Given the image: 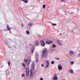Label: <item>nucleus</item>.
<instances>
[{"label": "nucleus", "mask_w": 80, "mask_h": 80, "mask_svg": "<svg viewBox=\"0 0 80 80\" xmlns=\"http://www.w3.org/2000/svg\"><path fill=\"white\" fill-rule=\"evenodd\" d=\"M31 45H32V44L30 45V46H31Z\"/></svg>", "instance_id": "nucleus-44"}, {"label": "nucleus", "mask_w": 80, "mask_h": 80, "mask_svg": "<svg viewBox=\"0 0 80 80\" xmlns=\"http://www.w3.org/2000/svg\"><path fill=\"white\" fill-rule=\"evenodd\" d=\"M22 65L23 66V67H25V64H24V63H22Z\"/></svg>", "instance_id": "nucleus-23"}, {"label": "nucleus", "mask_w": 80, "mask_h": 80, "mask_svg": "<svg viewBox=\"0 0 80 80\" xmlns=\"http://www.w3.org/2000/svg\"><path fill=\"white\" fill-rule=\"evenodd\" d=\"M36 62H38V59L36 60Z\"/></svg>", "instance_id": "nucleus-38"}, {"label": "nucleus", "mask_w": 80, "mask_h": 80, "mask_svg": "<svg viewBox=\"0 0 80 80\" xmlns=\"http://www.w3.org/2000/svg\"><path fill=\"white\" fill-rule=\"evenodd\" d=\"M30 72H26V75L27 77H28L30 75Z\"/></svg>", "instance_id": "nucleus-15"}, {"label": "nucleus", "mask_w": 80, "mask_h": 80, "mask_svg": "<svg viewBox=\"0 0 80 80\" xmlns=\"http://www.w3.org/2000/svg\"><path fill=\"white\" fill-rule=\"evenodd\" d=\"M42 52H45V53H46L47 52V49L46 48H44L43 49Z\"/></svg>", "instance_id": "nucleus-13"}, {"label": "nucleus", "mask_w": 80, "mask_h": 80, "mask_svg": "<svg viewBox=\"0 0 80 80\" xmlns=\"http://www.w3.org/2000/svg\"><path fill=\"white\" fill-rule=\"evenodd\" d=\"M79 1H80V0H78Z\"/></svg>", "instance_id": "nucleus-45"}, {"label": "nucleus", "mask_w": 80, "mask_h": 80, "mask_svg": "<svg viewBox=\"0 0 80 80\" xmlns=\"http://www.w3.org/2000/svg\"><path fill=\"white\" fill-rule=\"evenodd\" d=\"M32 25V23H29L28 24V26L29 27H30V26H31V25Z\"/></svg>", "instance_id": "nucleus-29"}, {"label": "nucleus", "mask_w": 80, "mask_h": 80, "mask_svg": "<svg viewBox=\"0 0 80 80\" xmlns=\"http://www.w3.org/2000/svg\"><path fill=\"white\" fill-rule=\"evenodd\" d=\"M67 0H61V2H66V1Z\"/></svg>", "instance_id": "nucleus-33"}, {"label": "nucleus", "mask_w": 80, "mask_h": 80, "mask_svg": "<svg viewBox=\"0 0 80 80\" xmlns=\"http://www.w3.org/2000/svg\"><path fill=\"white\" fill-rule=\"evenodd\" d=\"M26 72H30V69H29V68H26Z\"/></svg>", "instance_id": "nucleus-12"}, {"label": "nucleus", "mask_w": 80, "mask_h": 80, "mask_svg": "<svg viewBox=\"0 0 80 80\" xmlns=\"http://www.w3.org/2000/svg\"><path fill=\"white\" fill-rule=\"evenodd\" d=\"M41 43L42 46L43 47H45V42L43 41V40H41Z\"/></svg>", "instance_id": "nucleus-3"}, {"label": "nucleus", "mask_w": 80, "mask_h": 80, "mask_svg": "<svg viewBox=\"0 0 80 80\" xmlns=\"http://www.w3.org/2000/svg\"><path fill=\"white\" fill-rule=\"evenodd\" d=\"M58 45H60V46H62V45H63V43H61L60 42L58 44Z\"/></svg>", "instance_id": "nucleus-20"}, {"label": "nucleus", "mask_w": 80, "mask_h": 80, "mask_svg": "<svg viewBox=\"0 0 80 80\" xmlns=\"http://www.w3.org/2000/svg\"><path fill=\"white\" fill-rule=\"evenodd\" d=\"M57 74L56 73H55V74H54V77H56V76H57Z\"/></svg>", "instance_id": "nucleus-36"}, {"label": "nucleus", "mask_w": 80, "mask_h": 80, "mask_svg": "<svg viewBox=\"0 0 80 80\" xmlns=\"http://www.w3.org/2000/svg\"><path fill=\"white\" fill-rule=\"evenodd\" d=\"M33 73H30V78H32V77H33Z\"/></svg>", "instance_id": "nucleus-16"}, {"label": "nucleus", "mask_w": 80, "mask_h": 80, "mask_svg": "<svg viewBox=\"0 0 80 80\" xmlns=\"http://www.w3.org/2000/svg\"><path fill=\"white\" fill-rule=\"evenodd\" d=\"M46 62L47 63V64L46 66V68H48V66H49L50 65V62H49L48 60H46Z\"/></svg>", "instance_id": "nucleus-2"}, {"label": "nucleus", "mask_w": 80, "mask_h": 80, "mask_svg": "<svg viewBox=\"0 0 80 80\" xmlns=\"http://www.w3.org/2000/svg\"><path fill=\"white\" fill-rule=\"evenodd\" d=\"M35 58H37L38 57V55L37 54H36L35 55Z\"/></svg>", "instance_id": "nucleus-18"}, {"label": "nucleus", "mask_w": 80, "mask_h": 80, "mask_svg": "<svg viewBox=\"0 0 80 80\" xmlns=\"http://www.w3.org/2000/svg\"><path fill=\"white\" fill-rule=\"evenodd\" d=\"M26 33L27 35H30V32L28 30L26 31Z\"/></svg>", "instance_id": "nucleus-17"}, {"label": "nucleus", "mask_w": 80, "mask_h": 80, "mask_svg": "<svg viewBox=\"0 0 80 80\" xmlns=\"http://www.w3.org/2000/svg\"><path fill=\"white\" fill-rule=\"evenodd\" d=\"M56 47V45L54 44L52 45V48H55Z\"/></svg>", "instance_id": "nucleus-24"}, {"label": "nucleus", "mask_w": 80, "mask_h": 80, "mask_svg": "<svg viewBox=\"0 0 80 80\" xmlns=\"http://www.w3.org/2000/svg\"><path fill=\"white\" fill-rule=\"evenodd\" d=\"M78 57H80V53L79 54V55L78 56Z\"/></svg>", "instance_id": "nucleus-37"}, {"label": "nucleus", "mask_w": 80, "mask_h": 80, "mask_svg": "<svg viewBox=\"0 0 80 80\" xmlns=\"http://www.w3.org/2000/svg\"><path fill=\"white\" fill-rule=\"evenodd\" d=\"M24 62H25V63H27V62H28V60L25 59Z\"/></svg>", "instance_id": "nucleus-22"}, {"label": "nucleus", "mask_w": 80, "mask_h": 80, "mask_svg": "<svg viewBox=\"0 0 80 80\" xmlns=\"http://www.w3.org/2000/svg\"><path fill=\"white\" fill-rule=\"evenodd\" d=\"M30 73H33V71H32V69H30Z\"/></svg>", "instance_id": "nucleus-35"}, {"label": "nucleus", "mask_w": 80, "mask_h": 80, "mask_svg": "<svg viewBox=\"0 0 80 80\" xmlns=\"http://www.w3.org/2000/svg\"><path fill=\"white\" fill-rule=\"evenodd\" d=\"M57 42L58 43V44L60 42V41L59 40H57Z\"/></svg>", "instance_id": "nucleus-19"}, {"label": "nucleus", "mask_w": 80, "mask_h": 80, "mask_svg": "<svg viewBox=\"0 0 80 80\" xmlns=\"http://www.w3.org/2000/svg\"><path fill=\"white\" fill-rule=\"evenodd\" d=\"M21 27H24V25L23 24H22Z\"/></svg>", "instance_id": "nucleus-34"}, {"label": "nucleus", "mask_w": 80, "mask_h": 80, "mask_svg": "<svg viewBox=\"0 0 80 80\" xmlns=\"http://www.w3.org/2000/svg\"><path fill=\"white\" fill-rule=\"evenodd\" d=\"M62 35V33H60V34H59V35Z\"/></svg>", "instance_id": "nucleus-42"}, {"label": "nucleus", "mask_w": 80, "mask_h": 80, "mask_svg": "<svg viewBox=\"0 0 80 80\" xmlns=\"http://www.w3.org/2000/svg\"><path fill=\"white\" fill-rule=\"evenodd\" d=\"M10 72H9L8 73V75H10Z\"/></svg>", "instance_id": "nucleus-40"}, {"label": "nucleus", "mask_w": 80, "mask_h": 80, "mask_svg": "<svg viewBox=\"0 0 80 80\" xmlns=\"http://www.w3.org/2000/svg\"><path fill=\"white\" fill-rule=\"evenodd\" d=\"M70 63L72 65V64H73V63H74V62L73 61H72L70 62Z\"/></svg>", "instance_id": "nucleus-25"}, {"label": "nucleus", "mask_w": 80, "mask_h": 80, "mask_svg": "<svg viewBox=\"0 0 80 80\" xmlns=\"http://www.w3.org/2000/svg\"><path fill=\"white\" fill-rule=\"evenodd\" d=\"M52 25H54V26H56L57 25V24L54 23V24H52Z\"/></svg>", "instance_id": "nucleus-30"}, {"label": "nucleus", "mask_w": 80, "mask_h": 80, "mask_svg": "<svg viewBox=\"0 0 80 80\" xmlns=\"http://www.w3.org/2000/svg\"><path fill=\"white\" fill-rule=\"evenodd\" d=\"M55 50V49H52V51H53V50Z\"/></svg>", "instance_id": "nucleus-43"}, {"label": "nucleus", "mask_w": 80, "mask_h": 80, "mask_svg": "<svg viewBox=\"0 0 80 80\" xmlns=\"http://www.w3.org/2000/svg\"><path fill=\"white\" fill-rule=\"evenodd\" d=\"M39 44V42L38 41H35V45H38Z\"/></svg>", "instance_id": "nucleus-8"}, {"label": "nucleus", "mask_w": 80, "mask_h": 80, "mask_svg": "<svg viewBox=\"0 0 80 80\" xmlns=\"http://www.w3.org/2000/svg\"><path fill=\"white\" fill-rule=\"evenodd\" d=\"M73 52L72 51H71L69 52V55H70V56H72V55H73Z\"/></svg>", "instance_id": "nucleus-6"}, {"label": "nucleus", "mask_w": 80, "mask_h": 80, "mask_svg": "<svg viewBox=\"0 0 80 80\" xmlns=\"http://www.w3.org/2000/svg\"><path fill=\"white\" fill-rule=\"evenodd\" d=\"M41 67H44V65H43V64H42L41 65Z\"/></svg>", "instance_id": "nucleus-41"}, {"label": "nucleus", "mask_w": 80, "mask_h": 80, "mask_svg": "<svg viewBox=\"0 0 80 80\" xmlns=\"http://www.w3.org/2000/svg\"><path fill=\"white\" fill-rule=\"evenodd\" d=\"M45 54H46V53H45V52H42V57H43L45 56Z\"/></svg>", "instance_id": "nucleus-11"}, {"label": "nucleus", "mask_w": 80, "mask_h": 80, "mask_svg": "<svg viewBox=\"0 0 80 80\" xmlns=\"http://www.w3.org/2000/svg\"><path fill=\"white\" fill-rule=\"evenodd\" d=\"M52 80H58V77H54L52 78Z\"/></svg>", "instance_id": "nucleus-9"}, {"label": "nucleus", "mask_w": 80, "mask_h": 80, "mask_svg": "<svg viewBox=\"0 0 80 80\" xmlns=\"http://www.w3.org/2000/svg\"><path fill=\"white\" fill-rule=\"evenodd\" d=\"M43 8H45V5L44 4L43 5Z\"/></svg>", "instance_id": "nucleus-27"}, {"label": "nucleus", "mask_w": 80, "mask_h": 80, "mask_svg": "<svg viewBox=\"0 0 80 80\" xmlns=\"http://www.w3.org/2000/svg\"><path fill=\"white\" fill-rule=\"evenodd\" d=\"M40 80H43V78H41L40 79Z\"/></svg>", "instance_id": "nucleus-39"}, {"label": "nucleus", "mask_w": 80, "mask_h": 80, "mask_svg": "<svg viewBox=\"0 0 80 80\" xmlns=\"http://www.w3.org/2000/svg\"><path fill=\"white\" fill-rule=\"evenodd\" d=\"M32 70H35V62H33L32 64Z\"/></svg>", "instance_id": "nucleus-1"}, {"label": "nucleus", "mask_w": 80, "mask_h": 80, "mask_svg": "<svg viewBox=\"0 0 80 80\" xmlns=\"http://www.w3.org/2000/svg\"><path fill=\"white\" fill-rule=\"evenodd\" d=\"M46 43L47 44L50 45V43H52V41H46Z\"/></svg>", "instance_id": "nucleus-5"}, {"label": "nucleus", "mask_w": 80, "mask_h": 80, "mask_svg": "<svg viewBox=\"0 0 80 80\" xmlns=\"http://www.w3.org/2000/svg\"><path fill=\"white\" fill-rule=\"evenodd\" d=\"M25 74H24V73L22 74V77H25Z\"/></svg>", "instance_id": "nucleus-32"}, {"label": "nucleus", "mask_w": 80, "mask_h": 80, "mask_svg": "<svg viewBox=\"0 0 80 80\" xmlns=\"http://www.w3.org/2000/svg\"><path fill=\"white\" fill-rule=\"evenodd\" d=\"M35 49V47L34 46H33V47H32L31 48V52L32 53L33 52V51H34V49Z\"/></svg>", "instance_id": "nucleus-10"}, {"label": "nucleus", "mask_w": 80, "mask_h": 80, "mask_svg": "<svg viewBox=\"0 0 80 80\" xmlns=\"http://www.w3.org/2000/svg\"><path fill=\"white\" fill-rule=\"evenodd\" d=\"M30 60H29V62L28 63H27V65H29V64H30Z\"/></svg>", "instance_id": "nucleus-21"}, {"label": "nucleus", "mask_w": 80, "mask_h": 80, "mask_svg": "<svg viewBox=\"0 0 80 80\" xmlns=\"http://www.w3.org/2000/svg\"><path fill=\"white\" fill-rule=\"evenodd\" d=\"M62 66H61V64H60L58 66V68L59 70H62Z\"/></svg>", "instance_id": "nucleus-4"}, {"label": "nucleus", "mask_w": 80, "mask_h": 80, "mask_svg": "<svg viewBox=\"0 0 80 80\" xmlns=\"http://www.w3.org/2000/svg\"><path fill=\"white\" fill-rule=\"evenodd\" d=\"M54 63H55V62H54V61H52L51 62V64H54Z\"/></svg>", "instance_id": "nucleus-31"}, {"label": "nucleus", "mask_w": 80, "mask_h": 80, "mask_svg": "<svg viewBox=\"0 0 80 80\" xmlns=\"http://www.w3.org/2000/svg\"><path fill=\"white\" fill-rule=\"evenodd\" d=\"M69 72L70 73H71V74L73 73L74 72H73V70H72V69H69Z\"/></svg>", "instance_id": "nucleus-7"}, {"label": "nucleus", "mask_w": 80, "mask_h": 80, "mask_svg": "<svg viewBox=\"0 0 80 80\" xmlns=\"http://www.w3.org/2000/svg\"><path fill=\"white\" fill-rule=\"evenodd\" d=\"M56 59L57 60H60V58H56Z\"/></svg>", "instance_id": "nucleus-28"}, {"label": "nucleus", "mask_w": 80, "mask_h": 80, "mask_svg": "<svg viewBox=\"0 0 80 80\" xmlns=\"http://www.w3.org/2000/svg\"><path fill=\"white\" fill-rule=\"evenodd\" d=\"M7 28L9 30H11V28H10V27L8 25H7Z\"/></svg>", "instance_id": "nucleus-14"}, {"label": "nucleus", "mask_w": 80, "mask_h": 80, "mask_svg": "<svg viewBox=\"0 0 80 80\" xmlns=\"http://www.w3.org/2000/svg\"><path fill=\"white\" fill-rule=\"evenodd\" d=\"M8 65L9 66H10V62L9 61H8Z\"/></svg>", "instance_id": "nucleus-26"}]
</instances>
